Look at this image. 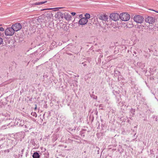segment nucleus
Here are the masks:
<instances>
[{
  "label": "nucleus",
  "instance_id": "1",
  "mask_svg": "<svg viewBox=\"0 0 158 158\" xmlns=\"http://www.w3.org/2000/svg\"><path fill=\"white\" fill-rule=\"evenodd\" d=\"M119 19L122 21H126L130 19V16L126 13H122L119 15Z\"/></svg>",
  "mask_w": 158,
  "mask_h": 158
},
{
  "label": "nucleus",
  "instance_id": "2",
  "mask_svg": "<svg viewBox=\"0 0 158 158\" xmlns=\"http://www.w3.org/2000/svg\"><path fill=\"white\" fill-rule=\"evenodd\" d=\"M133 19L137 23L141 24L143 22L144 18L140 15H137L134 16Z\"/></svg>",
  "mask_w": 158,
  "mask_h": 158
},
{
  "label": "nucleus",
  "instance_id": "3",
  "mask_svg": "<svg viewBox=\"0 0 158 158\" xmlns=\"http://www.w3.org/2000/svg\"><path fill=\"white\" fill-rule=\"evenodd\" d=\"M15 33V31L12 27H8L5 30V33L6 35H12Z\"/></svg>",
  "mask_w": 158,
  "mask_h": 158
},
{
  "label": "nucleus",
  "instance_id": "4",
  "mask_svg": "<svg viewBox=\"0 0 158 158\" xmlns=\"http://www.w3.org/2000/svg\"><path fill=\"white\" fill-rule=\"evenodd\" d=\"M110 18L114 21H117L119 19V15L117 13L111 14L110 16Z\"/></svg>",
  "mask_w": 158,
  "mask_h": 158
},
{
  "label": "nucleus",
  "instance_id": "5",
  "mask_svg": "<svg viewBox=\"0 0 158 158\" xmlns=\"http://www.w3.org/2000/svg\"><path fill=\"white\" fill-rule=\"evenodd\" d=\"M15 31H18L22 28V25L19 23H16L12 26Z\"/></svg>",
  "mask_w": 158,
  "mask_h": 158
},
{
  "label": "nucleus",
  "instance_id": "6",
  "mask_svg": "<svg viewBox=\"0 0 158 158\" xmlns=\"http://www.w3.org/2000/svg\"><path fill=\"white\" fill-rule=\"evenodd\" d=\"M145 21L146 23L149 24H152L154 22L155 19L152 17L148 16L145 18Z\"/></svg>",
  "mask_w": 158,
  "mask_h": 158
},
{
  "label": "nucleus",
  "instance_id": "7",
  "mask_svg": "<svg viewBox=\"0 0 158 158\" xmlns=\"http://www.w3.org/2000/svg\"><path fill=\"white\" fill-rule=\"evenodd\" d=\"M98 18L99 19L106 21L107 20L108 17L106 14H101L98 16Z\"/></svg>",
  "mask_w": 158,
  "mask_h": 158
},
{
  "label": "nucleus",
  "instance_id": "8",
  "mask_svg": "<svg viewBox=\"0 0 158 158\" xmlns=\"http://www.w3.org/2000/svg\"><path fill=\"white\" fill-rule=\"evenodd\" d=\"M88 20L86 18H82L79 21V23L80 25H85L88 22Z\"/></svg>",
  "mask_w": 158,
  "mask_h": 158
},
{
  "label": "nucleus",
  "instance_id": "9",
  "mask_svg": "<svg viewBox=\"0 0 158 158\" xmlns=\"http://www.w3.org/2000/svg\"><path fill=\"white\" fill-rule=\"evenodd\" d=\"M64 17L68 21H69L71 20V16L70 15L66 14L64 15Z\"/></svg>",
  "mask_w": 158,
  "mask_h": 158
},
{
  "label": "nucleus",
  "instance_id": "10",
  "mask_svg": "<svg viewBox=\"0 0 158 158\" xmlns=\"http://www.w3.org/2000/svg\"><path fill=\"white\" fill-rule=\"evenodd\" d=\"M33 158H39L40 157V155L37 152H35L33 155Z\"/></svg>",
  "mask_w": 158,
  "mask_h": 158
},
{
  "label": "nucleus",
  "instance_id": "11",
  "mask_svg": "<svg viewBox=\"0 0 158 158\" xmlns=\"http://www.w3.org/2000/svg\"><path fill=\"white\" fill-rule=\"evenodd\" d=\"M48 16H45L44 18L45 20L46 23L47 22H49L50 21V19H51V16L50 15H48Z\"/></svg>",
  "mask_w": 158,
  "mask_h": 158
},
{
  "label": "nucleus",
  "instance_id": "12",
  "mask_svg": "<svg viewBox=\"0 0 158 158\" xmlns=\"http://www.w3.org/2000/svg\"><path fill=\"white\" fill-rule=\"evenodd\" d=\"M47 1L44 2H36L35 3V5H38L40 4H43L45 2H46Z\"/></svg>",
  "mask_w": 158,
  "mask_h": 158
},
{
  "label": "nucleus",
  "instance_id": "13",
  "mask_svg": "<svg viewBox=\"0 0 158 158\" xmlns=\"http://www.w3.org/2000/svg\"><path fill=\"white\" fill-rule=\"evenodd\" d=\"M85 18L86 19H89L90 18V15L88 13H86L85 15Z\"/></svg>",
  "mask_w": 158,
  "mask_h": 158
},
{
  "label": "nucleus",
  "instance_id": "14",
  "mask_svg": "<svg viewBox=\"0 0 158 158\" xmlns=\"http://www.w3.org/2000/svg\"><path fill=\"white\" fill-rule=\"evenodd\" d=\"M31 115L35 117L37 116V114H36V113L35 112H32L31 113Z\"/></svg>",
  "mask_w": 158,
  "mask_h": 158
},
{
  "label": "nucleus",
  "instance_id": "15",
  "mask_svg": "<svg viewBox=\"0 0 158 158\" xmlns=\"http://www.w3.org/2000/svg\"><path fill=\"white\" fill-rule=\"evenodd\" d=\"M103 105L102 104H100L99 105V107L100 109L103 110Z\"/></svg>",
  "mask_w": 158,
  "mask_h": 158
},
{
  "label": "nucleus",
  "instance_id": "16",
  "mask_svg": "<svg viewBox=\"0 0 158 158\" xmlns=\"http://www.w3.org/2000/svg\"><path fill=\"white\" fill-rule=\"evenodd\" d=\"M25 127L26 128H28L29 129H30L31 128V127H29V126H27L26 125H25Z\"/></svg>",
  "mask_w": 158,
  "mask_h": 158
},
{
  "label": "nucleus",
  "instance_id": "17",
  "mask_svg": "<svg viewBox=\"0 0 158 158\" xmlns=\"http://www.w3.org/2000/svg\"><path fill=\"white\" fill-rule=\"evenodd\" d=\"M3 42V39L1 38H0V45Z\"/></svg>",
  "mask_w": 158,
  "mask_h": 158
},
{
  "label": "nucleus",
  "instance_id": "18",
  "mask_svg": "<svg viewBox=\"0 0 158 158\" xmlns=\"http://www.w3.org/2000/svg\"><path fill=\"white\" fill-rule=\"evenodd\" d=\"M4 29L2 27H0V31H4Z\"/></svg>",
  "mask_w": 158,
  "mask_h": 158
},
{
  "label": "nucleus",
  "instance_id": "19",
  "mask_svg": "<svg viewBox=\"0 0 158 158\" xmlns=\"http://www.w3.org/2000/svg\"><path fill=\"white\" fill-rule=\"evenodd\" d=\"M71 14L73 15H76V13L75 12H72Z\"/></svg>",
  "mask_w": 158,
  "mask_h": 158
},
{
  "label": "nucleus",
  "instance_id": "20",
  "mask_svg": "<svg viewBox=\"0 0 158 158\" xmlns=\"http://www.w3.org/2000/svg\"><path fill=\"white\" fill-rule=\"evenodd\" d=\"M23 151H24V149H23L21 150V154H23Z\"/></svg>",
  "mask_w": 158,
  "mask_h": 158
},
{
  "label": "nucleus",
  "instance_id": "21",
  "mask_svg": "<svg viewBox=\"0 0 158 158\" xmlns=\"http://www.w3.org/2000/svg\"><path fill=\"white\" fill-rule=\"evenodd\" d=\"M52 8H48V9H43L42 10H52Z\"/></svg>",
  "mask_w": 158,
  "mask_h": 158
},
{
  "label": "nucleus",
  "instance_id": "22",
  "mask_svg": "<svg viewBox=\"0 0 158 158\" xmlns=\"http://www.w3.org/2000/svg\"><path fill=\"white\" fill-rule=\"evenodd\" d=\"M35 109L36 110L37 109V105H35Z\"/></svg>",
  "mask_w": 158,
  "mask_h": 158
},
{
  "label": "nucleus",
  "instance_id": "23",
  "mask_svg": "<svg viewBox=\"0 0 158 158\" xmlns=\"http://www.w3.org/2000/svg\"><path fill=\"white\" fill-rule=\"evenodd\" d=\"M2 145H0V148H2Z\"/></svg>",
  "mask_w": 158,
  "mask_h": 158
},
{
  "label": "nucleus",
  "instance_id": "24",
  "mask_svg": "<svg viewBox=\"0 0 158 158\" xmlns=\"http://www.w3.org/2000/svg\"><path fill=\"white\" fill-rule=\"evenodd\" d=\"M62 15H62V13H60V16H62Z\"/></svg>",
  "mask_w": 158,
  "mask_h": 158
},
{
  "label": "nucleus",
  "instance_id": "25",
  "mask_svg": "<svg viewBox=\"0 0 158 158\" xmlns=\"http://www.w3.org/2000/svg\"><path fill=\"white\" fill-rule=\"evenodd\" d=\"M106 53H108V51H107L106 52Z\"/></svg>",
  "mask_w": 158,
  "mask_h": 158
},
{
  "label": "nucleus",
  "instance_id": "26",
  "mask_svg": "<svg viewBox=\"0 0 158 158\" xmlns=\"http://www.w3.org/2000/svg\"><path fill=\"white\" fill-rule=\"evenodd\" d=\"M86 65V64H84V66H85Z\"/></svg>",
  "mask_w": 158,
  "mask_h": 158
},
{
  "label": "nucleus",
  "instance_id": "27",
  "mask_svg": "<svg viewBox=\"0 0 158 158\" xmlns=\"http://www.w3.org/2000/svg\"><path fill=\"white\" fill-rule=\"evenodd\" d=\"M7 151H8V152H9V150H7Z\"/></svg>",
  "mask_w": 158,
  "mask_h": 158
},
{
  "label": "nucleus",
  "instance_id": "28",
  "mask_svg": "<svg viewBox=\"0 0 158 158\" xmlns=\"http://www.w3.org/2000/svg\"><path fill=\"white\" fill-rule=\"evenodd\" d=\"M134 53H135V54H136V52H134Z\"/></svg>",
  "mask_w": 158,
  "mask_h": 158
},
{
  "label": "nucleus",
  "instance_id": "29",
  "mask_svg": "<svg viewBox=\"0 0 158 158\" xmlns=\"http://www.w3.org/2000/svg\"><path fill=\"white\" fill-rule=\"evenodd\" d=\"M156 158H158V156L156 157Z\"/></svg>",
  "mask_w": 158,
  "mask_h": 158
},
{
  "label": "nucleus",
  "instance_id": "30",
  "mask_svg": "<svg viewBox=\"0 0 158 158\" xmlns=\"http://www.w3.org/2000/svg\"><path fill=\"white\" fill-rule=\"evenodd\" d=\"M2 26V24H0V26Z\"/></svg>",
  "mask_w": 158,
  "mask_h": 158
},
{
  "label": "nucleus",
  "instance_id": "31",
  "mask_svg": "<svg viewBox=\"0 0 158 158\" xmlns=\"http://www.w3.org/2000/svg\"><path fill=\"white\" fill-rule=\"evenodd\" d=\"M135 135H136V134H135V135H134V136H135Z\"/></svg>",
  "mask_w": 158,
  "mask_h": 158
},
{
  "label": "nucleus",
  "instance_id": "32",
  "mask_svg": "<svg viewBox=\"0 0 158 158\" xmlns=\"http://www.w3.org/2000/svg\"><path fill=\"white\" fill-rule=\"evenodd\" d=\"M1 35V33H0V35Z\"/></svg>",
  "mask_w": 158,
  "mask_h": 158
},
{
  "label": "nucleus",
  "instance_id": "33",
  "mask_svg": "<svg viewBox=\"0 0 158 158\" xmlns=\"http://www.w3.org/2000/svg\"><path fill=\"white\" fill-rule=\"evenodd\" d=\"M157 12L158 13V12Z\"/></svg>",
  "mask_w": 158,
  "mask_h": 158
}]
</instances>
